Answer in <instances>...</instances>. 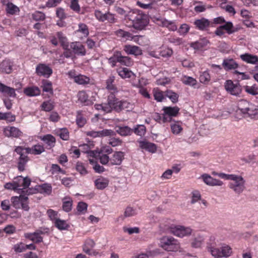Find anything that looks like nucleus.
<instances>
[{
  "label": "nucleus",
  "instance_id": "412c9836",
  "mask_svg": "<svg viewBox=\"0 0 258 258\" xmlns=\"http://www.w3.org/2000/svg\"><path fill=\"white\" fill-rule=\"evenodd\" d=\"M123 50L128 54L139 55L142 53V49L135 45H126L124 46Z\"/></svg>",
  "mask_w": 258,
  "mask_h": 258
},
{
  "label": "nucleus",
  "instance_id": "0e129e2a",
  "mask_svg": "<svg viewBox=\"0 0 258 258\" xmlns=\"http://www.w3.org/2000/svg\"><path fill=\"white\" fill-rule=\"evenodd\" d=\"M171 129L174 134H178L182 131V128L178 122L171 124Z\"/></svg>",
  "mask_w": 258,
  "mask_h": 258
},
{
  "label": "nucleus",
  "instance_id": "3c124183",
  "mask_svg": "<svg viewBox=\"0 0 258 258\" xmlns=\"http://www.w3.org/2000/svg\"><path fill=\"white\" fill-rule=\"evenodd\" d=\"M199 79L202 83L207 84L211 80L210 75L207 71H205L200 75Z\"/></svg>",
  "mask_w": 258,
  "mask_h": 258
},
{
  "label": "nucleus",
  "instance_id": "052dcab7",
  "mask_svg": "<svg viewBox=\"0 0 258 258\" xmlns=\"http://www.w3.org/2000/svg\"><path fill=\"white\" fill-rule=\"evenodd\" d=\"M58 136L63 140H68L69 138V133L67 129L61 128L57 132Z\"/></svg>",
  "mask_w": 258,
  "mask_h": 258
},
{
  "label": "nucleus",
  "instance_id": "338daca9",
  "mask_svg": "<svg viewBox=\"0 0 258 258\" xmlns=\"http://www.w3.org/2000/svg\"><path fill=\"white\" fill-rule=\"evenodd\" d=\"M41 140H43L46 144L49 145L55 142V138L49 134L44 136L41 138Z\"/></svg>",
  "mask_w": 258,
  "mask_h": 258
},
{
  "label": "nucleus",
  "instance_id": "393cba45",
  "mask_svg": "<svg viewBox=\"0 0 258 258\" xmlns=\"http://www.w3.org/2000/svg\"><path fill=\"white\" fill-rule=\"evenodd\" d=\"M0 92L6 94L12 97H15L16 96L15 90L14 88L6 86L2 83L0 84Z\"/></svg>",
  "mask_w": 258,
  "mask_h": 258
},
{
  "label": "nucleus",
  "instance_id": "a18cd8bd",
  "mask_svg": "<svg viewBox=\"0 0 258 258\" xmlns=\"http://www.w3.org/2000/svg\"><path fill=\"white\" fill-rule=\"evenodd\" d=\"M74 81L79 84L83 85L88 84L90 82V79L85 76L79 74L75 77Z\"/></svg>",
  "mask_w": 258,
  "mask_h": 258
},
{
  "label": "nucleus",
  "instance_id": "2eb2a0df",
  "mask_svg": "<svg viewBox=\"0 0 258 258\" xmlns=\"http://www.w3.org/2000/svg\"><path fill=\"white\" fill-rule=\"evenodd\" d=\"M204 182L210 186H221L223 184L222 181L213 178L207 174H204L202 175Z\"/></svg>",
  "mask_w": 258,
  "mask_h": 258
},
{
  "label": "nucleus",
  "instance_id": "f3484780",
  "mask_svg": "<svg viewBox=\"0 0 258 258\" xmlns=\"http://www.w3.org/2000/svg\"><path fill=\"white\" fill-rule=\"evenodd\" d=\"M70 47L74 51L75 53L78 55L84 56L86 53L85 46L80 42H72L70 45Z\"/></svg>",
  "mask_w": 258,
  "mask_h": 258
},
{
  "label": "nucleus",
  "instance_id": "680f3d73",
  "mask_svg": "<svg viewBox=\"0 0 258 258\" xmlns=\"http://www.w3.org/2000/svg\"><path fill=\"white\" fill-rule=\"evenodd\" d=\"M134 132L140 136H144L146 133V127L144 125H138L134 128Z\"/></svg>",
  "mask_w": 258,
  "mask_h": 258
},
{
  "label": "nucleus",
  "instance_id": "39448f33",
  "mask_svg": "<svg viewBox=\"0 0 258 258\" xmlns=\"http://www.w3.org/2000/svg\"><path fill=\"white\" fill-rule=\"evenodd\" d=\"M112 152V149L110 148V146H102L100 151H90L88 153L89 156L95 159L96 160L97 158L99 159L100 163L105 165L110 161L108 155Z\"/></svg>",
  "mask_w": 258,
  "mask_h": 258
},
{
  "label": "nucleus",
  "instance_id": "4be33fe9",
  "mask_svg": "<svg viewBox=\"0 0 258 258\" xmlns=\"http://www.w3.org/2000/svg\"><path fill=\"white\" fill-rule=\"evenodd\" d=\"M23 92L27 96L33 97L39 96L41 93V91L38 87L32 86L25 88Z\"/></svg>",
  "mask_w": 258,
  "mask_h": 258
},
{
  "label": "nucleus",
  "instance_id": "37998d69",
  "mask_svg": "<svg viewBox=\"0 0 258 258\" xmlns=\"http://www.w3.org/2000/svg\"><path fill=\"white\" fill-rule=\"evenodd\" d=\"M89 160L90 163L93 165V169L96 172L102 173L105 170L103 166L99 165L95 159L90 158Z\"/></svg>",
  "mask_w": 258,
  "mask_h": 258
},
{
  "label": "nucleus",
  "instance_id": "5fc2aeb1",
  "mask_svg": "<svg viewBox=\"0 0 258 258\" xmlns=\"http://www.w3.org/2000/svg\"><path fill=\"white\" fill-rule=\"evenodd\" d=\"M22 196H20L18 197H13L11 198V201L12 202L13 206L16 209H19L21 207V204L22 201Z\"/></svg>",
  "mask_w": 258,
  "mask_h": 258
},
{
  "label": "nucleus",
  "instance_id": "4d7b16f0",
  "mask_svg": "<svg viewBox=\"0 0 258 258\" xmlns=\"http://www.w3.org/2000/svg\"><path fill=\"white\" fill-rule=\"evenodd\" d=\"M76 122L80 127L83 126L86 123V119L83 117L81 111L77 112Z\"/></svg>",
  "mask_w": 258,
  "mask_h": 258
},
{
  "label": "nucleus",
  "instance_id": "ea45409f",
  "mask_svg": "<svg viewBox=\"0 0 258 258\" xmlns=\"http://www.w3.org/2000/svg\"><path fill=\"white\" fill-rule=\"evenodd\" d=\"M73 201L70 198H65L63 200L62 209L66 212L72 210Z\"/></svg>",
  "mask_w": 258,
  "mask_h": 258
},
{
  "label": "nucleus",
  "instance_id": "a211bd4d",
  "mask_svg": "<svg viewBox=\"0 0 258 258\" xmlns=\"http://www.w3.org/2000/svg\"><path fill=\"white\" fill-rule=\"evenodd\" d=\"M115 35L121 38L122 41H131L135 37L133 34L127 31L122 29H119L115 32Z\"/></svg>",
  "mask_w": 258,
  "mask_h": 258
},
{
  "label": "nucleus",
  "instance_id": "bb28decb",
  "mask_svg": "<svg viewBox=\"0 0 258 258\" xmlns=\"http://www.w3.org/2000/svg\"><path fill=\"white\" fill-rule=\"evenodd\" d=\"M94 183L97 189H103L108 186L109 180L107 178L101 177L96 179Z\"/></svg>",
  "mask_w": 258,
  "mask_h": 258
},
{
  "label": "nucleus",
  "instance_id": "c03bdc74",
  "mask_svg": "<svg viewBox=\"0 0 258 258\" xmlns=\"http://www.w3.org/2000/svg\"><path fill=\"white\" fill-rule=\"evenodd\" d=\"M114 77H110L106 81V88L108 90L111 91L110 94H114V93L117 92L116 87L112 84V83L114 82Z\"/></svg>",
  "mask_w": 258,
  "mask_h": 258
},
{
  "label": "nucleus",
  "instance_id": "0eeeda50",
  "mask_svg": "<svg viewBox=\"0 0 258 258\" xmlns=\"http://www.w3.org/2000/svg\"><path fill=\"white\" fill-rule=\"evenodd\" d=\"M49 234V229L47 227H40L36 230L33 233H25L24 234L25 238L30 240L35 243H39L43 241V237L42 235H48Z\"/></svg>",
  "mask_w": 258,
  "mask_h": 258
},
{
  "label": "nucleus",
  "instance_id": "423d86ee",
  "mask_svg": "<svg viewBox=\"0 0 258 258\" xmlns=\"http://www.w3.org/2000/svg\"><path fill=\"white\" fill-rule=\"evenodd\" d=\"M207 250L215 258L228 257L232 253L231 247L228 245L222 246L220 248L216 247L215 244H208Z\"/></svg>",
  "mask_w": 258,
  "mask_h": 258
},
{
  "label": "nucleus",
  "instance_id": "c756f323",
  "mask_svg": "<svg viewBox=\"0 0 258 258\" xmlns=\"http://www.w3.org/2000/svg\"><path fill=\"white\" fill-rule=\"evenodd\" d=\"M159 24H161L163 26L168 28L170 30L175 31L177 30V27L173 21H170L166 19H158L157 20Z\"/></svg>",
  "mask_w": 258,
  "mask_h": 258
},
{
  "label": "nucleus",
  "instance_id": "4468645a",
  "mask_svg": "<svg viewBox=\"0 0 258 258\" xmlns=\"http://www.w3.org/2000/svg\"><path fill=\"white\" fill-rule=\"evenodd\" d=\"M36 73L39 76L48 78L52 74V70L45 64L40 63L36 68Z\"/></svg>",
  "mask_w": 258,
  "mask_h": 258
},
{
  "label": "nucleus",
  "instance_id": "2f4dec72",
  "mask_svg": "<svg viewBox=\"0 0 258 258\" xmlns=\"http://www.w3.org/2000/svg\"><path fill=\"white\" fill-rule=\"evenodd\" d=\"M222 64L225 70L235 69L238 67V64L232 59H224Z\"/></svg>",
  "mask_w": 258,
  "mask_h": 258
},
{
  "label": "nucleus",
  "instance_id": "473e14b6",
  "mask_svg": "<svg viewBox=\"0 0 258 258\" xmlns=\"http://www.w3.org/2000/svg\"><path fill=\"white\" fill-rule=\"evenodd\" d=\"M116 59L118 62L126 66H131L133 64V61L128 56H124L119 52V55H117Z\"/></svg>",
  "mask_w": 258,
  "mask_h": 258
},
{
  "label": "nucleus",
  "instance_id": "72a5a7b5",
  "mask_svg": "<svg viewBox=\"0 0 258 258\" xmlns=\"http://www.w3.org/2000/svg\"><path fill=\"white\" fill-rule=\"evenodd\" d=\"M41 88L43 92L49 93L51 95H53V91L52 83L50 81L46 80L42 81Z\"/></svg>",
  "mask_w": 258,
  "mask_h": 258
},
{
  "label": "nucleus",
  "instance_id": "6e6d98bb",
  "mask_svg": "<svg viewBox=\"0 0 258 258\" xmlns=\"http://www.w3.org/2000/svg\"><path fill=\"white\" fill-rule=\"evenodd\" d=\"M7 11L8 13L13 15L19 11V9L12 3L7 4Z\"/></svg>",
  "mask_w": 258,
  "mask_h": 258
},
{
  "label": "nucleus",
  "instance_id": "603ef678",
  "mask_svg": "<svg viewBox=\"0 0 258 258\" xmlns=\"http://www.w3.org/2000/svg\"><path fill=\"white\" fill-rule=\"evenodd\" d=\"M223 30L226 31L227 33L231 34L235 32L233 30V25L231 22H227L224 25L220 26Z\"/></svg>",
  "mask_w": 258,
  "mask_h": 258
},
{
  "label": "nucleus",
  "instance_id": "c9c22d12",
  "mask_svg": "<svg viewBox=\"0 0 258 258\" xmlns=\"http://www.w3.org/2000/svg\"><path fill=\"white\" fill-rule=\"evenodd\" d=\"M117 73L123 79L130 78L134 76V74L127 68H121L117 70Z\"/></svg>",
  "mask_w": 258,
  "mask_h": 258
},
{
  "label": "nucleus",
  "instance_id": "b1692460",
  "mask_svg": "<svg viewBox=\"0 0 258 258\" xmlns=\"http://www.w3.org/2000/svg\"><path fill=\"white\" fill-rule=\"evenodd\" d=\"M19 181L22 182V184H20L17 182H15V187L14 188H18V189L22 188L25 189L29 187L31 182V180L29 178L27 177H23L22 176H19Z\"/></svg>",
  "mask_w": 258,
  "mask_h": 258
},
{
  "label": "nucleus",
  "instance_id": "f03ea898",
  "mask_svg": "<svg viewBox=\"0 0 258 258\" xmlns=\"http://www.w3.org/2000/svg\"><path fill=\"white\" fill-rule=\"evenodd\" d=\"M126 19L131 21L135 29L139 30L143 29L148 23L147 16L138 11L130 12L126 15Z\"/></svg>",
  "mask_w": 258,
  "mask_h": 258
},
{
  "label": "nucleus",
  "instance_id": "6ab92c4d",
  "mask_svg": "<svg viewBox=\"0 0 258 258\" xmlns=\"http://www.w3.org/2000/svg\"><path fill=\"white\" fill-rule=\"evenodd\" d=\"M240 58L247 63L256 64L258 63V56L248 53L241 54Z\"/></svg>",
  "mask_w": 258,
  "mask_h": 258
},
{
  "label": "nucleus",
  "instance_id": "864d4df0",
  "mask_svg": "<svg viewBox=\"0 0 258 258\" xmlns=\"http://www.w3.org/2000/svg\"><path fill=\"white\" fill-rule=\"evenodd\" d=\"M245 91L252 95H258V87L254 85L252 86H245L244 87Z\"/></svg>",
  "mask_w": 258,
  "mask_h": 258
},
{
  "label": "nucleus",
  "instance_id": "a878e982",
  "mask_svg": "<svg viewBox=\"0 0 258 258\" xmlns=\"http://www.w3.org/2000/svg\"><path fill=\"white\" fill-rule=\"evenodd\" d=\"M196 27L201 30H204L207 28L210 25V22L205 18L196 20L194 22Z\"/></svg>",
  "mask_w": 258,
  "mask_h": 258
},
{
  "label": "nucleus",
  "instance_id": "9d476101",
  "mask_svg": "<svg viewBox=\"0 0 258 258\" xmlns=\"http://www.w3.org/2000/svg\"><path fill=\"white\" fill-rule=\"evenodd\" d=\"M113 109L116 111L119 112L123 109H127V110L132 109L133 104L126 101H119L116 98L115 95L113 94Z\"/></svg>",
  "mask_w": 258,
  "mask_h": 258
},
{
  "label": "nucleus",
  "instance_id": "7c9ffc66",
  "mask_svg": "<svg viewBox=\"0 0 258 258\" xmlns=\"http://www.w3.org/2000/svg\"><path fill=\"white\" fill-rule=\"evenodd\" d=\"M95 243L91 239H87L85 240L83 245V250L88 254H91V249L94 247Z\"/></svg>",
  "mask_w": 258,
  "mask_h": 258
},
{
  "label": "nucleus",
  "instance_id": "7ed1b4c3",
  "mask_svg": "<svg viewBox=\"0 0 258 258\" xmlns=\"http://www.w3.org/2000/svg\"><path fill=\"white\" fill-rule=\"evenodd\" d=\"M237 113H242L243 117L255 118L258 117V106L250 103L245 100H240L237 105Z\"/></svg>",
  "mask_w": 258,
  "mask_h": 258
},
{
  "label": "nucleus",
  "instance_id": "49530a36",
  "mask_svg": "<svg viewBox=\"0 0 258 258\" xmlns=\"http://www.w3.org/2000/svg\"><path fill=\"white\" fill-rule=\"evenodd\" d=\"M39 190L41 193L49 195L52 192V187L50 184L44 183L39 186Z\"/></svg>",
  "mask_w": 258,
  "mask_h": 258
},
{
  "label": "nucleus",
  "instance_id": "20e7f679",
  "mask_svg": "<svg viewBox=\"0 0 258 258\" xmlns=\"http://www.w3.org/2000/svg\"><path fill=\"white\" fill-rule=\"evenodd\" d=\"M226 179L231 180L229 183L228 186L236 194L239 195L244 190L245 181L241 176L228 174Z\"/></svg>",
  "mask_w": 258,
  "mask_h": 258
},
{
  "label": "nucleus",
  "instance_id": "1a4fd4ad",
  "mask_svg": "<svg viewBox=\"0 0 258 258\" xmlns=\"http://www.w3.org/2000/svg\"><path fill=\"white\" fill-rule=\"evenodd\" d=\"M169 230L171 233L179 237L189 235L191 233V229L189 227L180 225H171Z\"/></svg>",
  "mask_w": 258,
  "mask_h": 258
},
{
  "label": "nucleus",
  "instance_id": "a19ab883",
  "mask_svg": "<svg viewBox=\"0 0 258 258\" xmlns=\"http://www.w3.org/2000/svg\"><path fill=\"white\" fill-rule=\"evenodd\" d=\"M56 35L59 40L61 46L64 49H67L69 47V43L67 41V38L64 36L63 33L61 32H58L56 33Z\"/></svg>",
  "mask_w": 258,
  "mask_h": 258
},
{
  "label": "nucleus",
  "instance_id": "09e8293b",
  "mask_svg": "<svg viewBox=\"0 0 258 258\" xmlns=\"http://www.w3.org/2000/svg\"><path fill=\"white\" fill-rule=\"evenodd\" d=\"M42 110L45 111H50L54 108L53 102L51 100L44 101L41 105Z\"/></svg>",
  "mask_w": 258,
  "mask_h": 258
},
{
  "label": "nucleus",
  "instance_id": "4c0bfd02",
  "mask_svg": "<svg viewBox=\"0 0 258 258\" xmlns=\"http://www.w3.org/2000/svg\"><path fill=\"white\" fill-rule=\"evenodd\" d=\"M78 101L81 103H84L85 105H89L91 101L88 99V96L86 93L84 91H81L78 92L77 94Z\"/></svg>",
  "mask_w": 258,
  "mask_h": 258
},
{
  "label": "nucleus",
  "instance_id": "9b49d317",
  "mask_svg": "<svg viewBox=\"0 0 258 258\" xmlns=\"http://www.w3.org/2000/svg\"><path fill=\"white\" fill-rule=\"evenodd\" d=\"M162 120L163 122L171 121V117L176 116L179 113V108L177 107H165L163 108Z\"/></svg>",
  "mask_w": 258,
  "mask_h": 258
},
{
  "label": "nucleus",
  "instance_id": "de8ad7c7",
  "mask_svg": "<svg viewBox=\"0 0 258 258\" xmlns=\"http://www.w3.org/2000/svg\"><path fill=\"white\" fill-rule=\"evenodd\" d=\"M88 205L83 202H80L78 203L77 206V210L78 214H84L86 213L87 210Z\"/></svg>",
  "mask_w": 258,
  "mask_h": 258
},
{
  "label": "nucleus",
  "instance_id": "f704fd0d",
  "mask_svg": "<svg viewBox=\"0 0 258 258\" xmlns=\"http://www.w3.org/2000/svg\"><path fill=\"white\" fill-rule=\"evenodd\" d=\"M205 238L203 236L198 235L191 242V246L194 248H200L203 244Z\"/></svg>",
  "mask_w": 258,
  "mask_h": 258
},
{
  "label": "nucleus",
  "instance_id": "e2e57ef3",
  "mask_svg": "<svg viewBox=\"0 0 258 258\" xmlns=\"http://www.w3.org/2000/svg\"><path fill=\"white\" fill-rule=\"evenodd\" d=\"M25 244L23 242H19L13 246V249L16 253H20L25 251Z\"/></svg>",
  "mask_w": 258,
  "mask_h": 258
},
{
  "label": "nucleus",
  "instance_id": "aec40b11",
  "mask_svg": "<svg viewBox=\"0 0 258 258\" xmlns=\"http://www.w3.org/2000/svg\"><path fill=\"white\" fill-rule=\"evenodd\" d=\"M113 132L110 130H103L101 131H90L86 132V135L94 138L98 137H105L112 135Z\"/></svg>",
  "mask_w": 258,
  "mask_h": 258
},
{
  "label": "nucleus",
  "instance_id": "dca6fc26",
  "mask_svg": "<svg viewBox=\"0 0 258 258\" xmlns=\"http://www.w3.org/2000/svg\"><path fill=\"white\" fill-rule=\"evenodd\" d=\"M4 134L7 137L18 138L22 134V132L18 128L14 126H8L4 129Z\"/></svg>",
  "mask_w": 258,
  "mask_h": 258
},
{
  "label": "nucleus",
  "instance_id": "ddd939ff",
  "mask_svg": "<svg viewBox=\"0 0 258 258\" xmlns=\"http://www.w3.org/2000/svg\"><path fill=\"white\" fill-rule=\"evenodd\" d=\"M113 99V94L111 93L108 97L107 103L103 104H95V108L97 110H102L105 112H110L113 110L112 103Z\"/></svg>",
  "mask_w": 258,
  "mask_h": 258
},
{
  "label": "nucleus",
  "instance_id": "8fccbe9b",
  "mask_svg": "<svg viewBox=\"0 0 258 258\" xmlns=\"http://www.w3.org/2000/svg\"><path fill=\"white\" fill-rule=\"evenodd\" d=\"M165 95L174 103H176L178 100V95L171 90L166 91Z\"/></svg>",
  "mask_w": 258,
  "mask_h": 258
},
{
  "label": "nucleus",
  "instance_id": "6e6552de",
  "mask_svg": "<svg viewBox=\"0 0 258 258\" xmlns=\"http://www.w3.org/2000/svg\"><path fill=\"white\" fill-rule=\"evenodd\" d=\"M161 246L168 251H176L180 248L178 241L172 237L165 236L160 240Z\"/></svg>",
  "mask_w": 258,
  "mask_h": 258
},
{
  "label": "nucleus",
  "instance_id": "bf43d9fd",
  "mask_svg": "<svg viewBox=\"0 0 258 258\" xmlns=\"http://www.w3.org/2000/svg\"><path fill=\"white\" fill-rule=\"evenodd\" d=\"M50 172L52 174L60 173L65 174V171L62 169L59 165L55 164H52L51 166Z\"/></svg>",
  "mask_w": 258,
  "mask_h": 258
},
{
  "label": "nucleus",
  "instance_id": "cd10ccee",
  "mask_svg": "<svg viewBox=\"0 0 258 258\" xmlns=\"http://www.w3.org/2000/svg\"><path fill=\"white\" fill-rule=\"evenodd\" d=\"M116 132L122 136L131 135L133 130L127 126H117L115 127Z\"/></svg>",
  "mask_w": 258,
  "mask_h": 258
},
{
  "label": "nucleus",
  "instance_id": "79ce46f5",
  "mask_svg": "<svg viewBox=\"0 0 258 258\" xmlns=\"http://www.w3.org/2000/svg\"><path fill=\"white\" fill-rule=\"evenodd\" d=\"M46 213L49 220L52 221L53 224L59 219L58 212L52 209H48Z\"/></svg>",
  "mask_w": 258,
  "mask_h": 258
},
{
  "label": "nucleus",
  "instance_id": "f8f14e48",
  "mask_svg": "<svg viewBox=\"0 0 258 258\" xmlns=\"http://www.w3.org/2000/svg\"><path fill=\"white\" fill-rule=\"evenodd\" d=\"M225 88L230 94L234 96H238L241 92V88L239 84H234L231 80L226 81Z\"/></svg>",
  "mask_w": 258,
  "mask_h": 258
},
{
  "label": "nucleus",
  "instance_id": "e433bc0d",
  "mask_svg": "<svg viewBox=\"0 0 258 258\" xmlns=\"http://www.w3.org/2000/svg\"><path fill=\"white\" fill-rule=\"evenodd\" d=\"M54 226L59 230H67L70 227V225L67 223V221L63 220L58 219L53 224Z\"/></svg>",
  "mask_w": 258,
  "mask_h": 258
},
{
  "label": "nucleus",
  "instance_id": "69168bd1",
  "mask_svg": "<svg viewBox=\"0 0 258 258\" xmlns=\"http://www.w3.org/2000/svg\"><path fill=\"white\" fill-rule=\"evenodd\" d=\"M160 56H161L162 57H169L172 54V49L166 48V47H163L162 48L160 51H159Z\"/></svg>",
  "mask_w": 258,
  "mask_h": 258
},
{
  "label": "nucleus",
  "instance_id": "f257e3e1",
  "mask_svg": "<svg viewBox=\"0 0 258 258\" xmlns=\"http://www.w3.org/2000/svg\"><path fill=\"white\" fill-rule=\"evenodd\" d=\"M44 151L43 146H33L31 148H27L25 149L22 148L21 146H17L15 151L19 155L17 162L18 170L23 172L25 170L27 163L29 160L27 156L28 154L39 155Z\"/></svg>",
  "mask_w": 258,
  "mask_h": 258
},
{
  "label": "nucleus",
  "instance_id": "774afa93",
  "mask_svg": "<svg viewBox=\"0 0 258 258\" xmlns=\"http://www.w3.org/2000/svg\"><path fill=\"white\" fill-rule=\"evenodd\" d=\"M70 8L74 11L79 13L81 8L79 4V0H71Z\"/></svg>",
  "mask_w": 258,
  "mask_h": 258
},
{
  "label": "nucleus",
  "instance_id": "c85d7f7f",
  "mask_svg": "<svg viewBox=\"0 0 258 258\" xmlns=\"http://www.w3.org/2000/svg\"><path fill=\"white\" fill-rule=\"evenodd\" d=\"M1 71L6 74H10L12 71V63L9 60H4L0 64Z\"/></svg>",
  "mask_w": 258,
  "mask_h": 258
},
{
  "label": "nucleus",
  "instance_id": "5701e85b",
  "mask_svg": "<svg viewBox=\"0 0 258 258\" xmlns=\"http://www.w3.org/2000/svg\"><path fill=\"white\" fill-rule=\"evenodd\" d=\"M124 154L122 152H116L110 158V162L112 165H120L123 159Z\"/></svg>",
  "mask_w": 258,
  "mask_h": 258
},
{
  "label": "nucleus",
  "instance_id": "58836bf2",
  "mask_svg": "<svg viewBox=\"0 0 258 258\" xmlns=\"http://www.w3.org/2000/svg\"><path fill=\"white\" fill-rule=\"evenodd\" d=\"M181 81L184 84L192 87L196 85L197 83V81L195 79L187 76H182Z\"/></svg>",
  "mask_w": 258,
  "mask_h": 258
},
{
  "label": "nucleus",
  "instance_id": "13d9d810",
  "mask_svg": "<svg viewBox=\"0 0 258 258\" xmlns=\"http://www.w3.org/2000/svg\"><path fill=\"white\" fill-rule=\"evenodd\" d=\"M77 31L83 34L84 37H87L89 34L88 26L84 23H80L79 24V29Z\"/></svg>",
  "mask_w": 258,
  "mask_h": 258
}]
</instances>
